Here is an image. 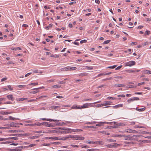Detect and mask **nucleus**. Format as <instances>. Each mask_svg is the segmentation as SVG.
<instances>
[{
	"mask_svg": "<svg viewBox=\"0 0 151 151\" xmlns=\"http://www.w3.org/2000/svg\"><path fill=\"white\" fill-rule=\"evenodd\" d=\"M105 123V122H99V124H96V126H100L101 125V124H104Z\"/></svg>",
	"mask_w": 151,
	"mask_h": 151,
	"instance_id": "4c0bfd02",
	"label": "nucleus"
},
{
	"mask_svg": "<svg viewBox=\"0 0 151 151\" xmlns=\"http://www.w3.org/2000/svg\"><path fill=\"white\" fill-rule=\"evenodd\" d=\"M60 107V106H52V109H56L58 108H59Z\"/></svg>",
	"mask_w": 151,
	"mask_h": 151,
	"instance_id": "79ce46f5",
	"label": "nucleus"
},
{
	"mask_svg": "<svg viewBox=\"0 0 151 151\" xmlns=\"http://www.w3.org/2000/svg\"><path fill=\"white\" fill-rule=\"evenodd\" d=\"M103 75H105L104 73H100L98 75L97 77H99Z\"/></svg>",
	"mask_w": 151,
	"mask_h": 151,
	"instance_id": "13d9d810",
	"label": "nucleus"
},
{
	"mask_svg": "<svg viewBox=\"0 0 151 151\" xmlns=\"http://www.w3.org/2000/svg\"><path fill=\"white\" fill-rule=\"evenodd\" d=\"M1 114H10V112H4V111H2L1 112Z\"/></svg>",
	"mask_w": 151,
	"mask_h": 151,
	"instance_id": "bb28decb",
	"label": "nucleus"
},
{
	"mask_svg": "<svg viewBox=\"0 0 151 151\" xmlns=\"http://www.w3.org/2000/svg\"><path fill=\"white\" fill-rule=\"evenodd\" d=\"M38 85V83H32L29 84V85H33L34 86H36L37 85Z\"/></svg>",
	"mask_w": 151,
	"mask_h": 151,
	"instance_id": "09e8293b",
	"label": "nucleus"
},
{
	"mask_svg": "<svg viewBox=\"0 0 151 151\" xmlns=\"http://www.w3.org/2000/svg\"><path fill=\"white\" fill-rule=\"evenodd\" d=\"M85 139V137H82L80 135H75V139L76 140H83Z\"/></svg>",
	"mask_w": 151,
	"mask_h": 151,
	"instance_id": "20e7f679",
	"label": "nucleus"
},
{
	"mask_svg": "<svg viewBox=\"0 0 151 151\" xmlns=\"http://www.w3.org/2000/svg\"><path fill=\"white\" fill-rule=\"evenodd\" d=\"M116 65H114L112 66H109L107 68H109L111 69H114V68L116 67Z\"/></svg>",
	"mask_w": 151,
	"mask_h": 151,
	"instance_id": "c9c22d12",
	"label": "nucleus"
},
{
	"mask_svg": "<svg viewBox=\"0 0 151 151\" xmlns=\"http://www.w3.org/2000/svg\"><path fill=\"white\" fill-rule=\"evenodd\" d=\"M125 85L124 84H115L114 85V87H120L125 86Z\"/></svg>",
	"mask_w": 151,
	"mask_h": 151,
	"instance_id": "4be33fe9",
	"label": "nucleus"
},
{
	"mask_svg": "<svg viewBox=\"0 0 151 151\" xmlns=\"http://www.w3.org/2000/svg\"><path fill=\"white\" fill-rule=\"evenodd\" d=\"M116 137H125L124 135H121V134H117L116 135Z\"/></svg>",
	"mask_w": 151,
	"mask_h": 151,
	"instance_id": "473e14b6",
	"label": "nucleus"
},
{
	"mask_svg": "<svg viewBox=\"0 0 151 151\" xmlns=\"http://www.w3.org/2000/svg\"><path fill=\"white\" fill-rule=\"evenodd\" d=\"M32 73H27V74H26L25 75V77H27V76H29V75H30L31 74H32Z\"/></svg>",
	"mask_w": 151,
	"mask_h": 151,
	"instance_id": "0e129e2a",
	"label": "nucleus"
},
{
	"mask_svg": "<svg viewBox=\"0 0 151 151\" xmlns=\"http://www.w3.org/2000/svg\"><path fill=\"white\" fill-rule=\"evenodd\" d=\"M50 143L53 144L55 145H58L59 144H60V142H54L52 143Z\"/></svg>",
	"mask_w": 151,
	"mask_h": 151,
	"instance_id": "58836bf2",
	"label": "nucleus"
},
{
	"mask_svg": "<svg viewBox=\"0 0 151 151\" xmlns=\"http://www.w3.org/2000/svg\"><path fill=\"white\" fill-rule=\"evenodd\" d=\"M50 145V143L49 144H46V143H44L42 145L43 146H49Z\"/></svg>",
	"mask_w": 151,
	"mask_h": 151,
	"instance_id": "bf43d9fd",
	"label": "nucleus"
},
{
	"mask_svg": "<svg viewBox=\"0 0 151 151\" xmlns=\"http://www.w3.org/2000/svg\"><path fill=\"white\" fill-rule=\"evenodd\" d=\"M144 83H145V82H142V83H138V86H140L141 85H143V84H144Z\"/></svg>",
	"mask_w": 151,
	"mask_h": 151,
	"instance_id": "338daca9",
	"label": "nucleus"
},
{
	"mask_svg": "<svg viewBox=\"0 0 151 151\" xmlns=\"http://www.w3.org/2000/svg\"><path fill=\"white\" fill-rule=\"evenodd\" d=\"M107 99H112V100H115L116 99H117L116 98L112 97H108L107 98Z\"/></svg>",
	"mask_w": 151,
	"mask_h": 151,
	"instance_id": "f704fd0d",
	"label": "nucleus"
},
{
	"mask_svg": "<svg viewBox=\"0 0 151 151\" xmlns=\"http://www.w3.org/2000/svg\"><path fill=\"white\" fill-rule=\"evenodd\" d=\"M88 74L86 73H83L79 74V76L80 77H83L87 76Z\"/></svg>",
	"mask_w": 151,
	"mask_h": 151,
	"instance_id": "a211bd4d",
	"label": "nucleus"
},
{
	"mask_svg": "<svg viewBox=\"0 0 151 151\" xmlns=\"http://www.w3.org/2000/svg\"><path fill=\"white\" fill-rule=\"evenodd\" d=\"M145 109L146 108L145 107L142 109H138L137 108H136V110L139 111H143L145 110Z\"/></svg>",
	"mask_w": 151,
	"mask_h": 151,
	"instance_id": "6ab92c4d",
	"label": "nucleus"
},
{
	"mask_svg": "<svg viewBox=\"0 0 151 151\" xmlns=\"http://www.w3.org/2000/svg\"><path fill=\"white\" fill-rule=\"evenodd\" d=\"M61 87V86L60 85V86L54 85V86H52V87L53 88H59Z\"/></svg>",
	"mask_w": 151,
	"mask_h": 151,
	"instance_id": "7c9ffc66",
	"label": "nucleus"
},
{
	"mask_svg": "<svg viewBox=\"0 0 151 151\" xmlns=\"http://www.w3.org/2000/svg\"><path fill=\"white\" fill-rule=\"evenodd\" d=\"M87 42V41L86 40H81L80 41V43H86V42Z\"/></svg>",
	"mask_w": 151,
	"mask_h": 151,
	"instance_id": "ea45409f",
	"label": "nucleus"
},
{
	"mask_svg": "<svg viewBox=\"0 0 151 151\" xmlns=\"http://www.w3.org/2000/svg\"><path fill=\"white\" fill-rule=\"evenodd\" d=\"M80 147L82 148H88L89 147V146L87 145H81L80 146Z\"/></svg>",
	"mask_w": 151,
	"mask_h": 151,
	"instance_id": "c85d7f7f",
	"label": "nucleus"
},
{
	"mask_svg": "<svg viewBox=\"0 0 151 151\" xmlns=\"http://www.w3.org/2000/svg\"><path fill=\"white\" fill-rule=\"evenodd\" d=\"M25 147H25V146H19V151H20L23 148H24Z\"/></svg>",
	"mask_w": 151,
	"mask_h": 151,
	"instance_id": "8fccbe9b",
	"label": "nucleus"
},
{
	"mask_svg": "<svg viewBox=\"0 0 151 151\" xmlns=\"http://www.w3.org/2000/svg\"><path fill=\"white\" fill-rule=\"evenodd\" d=\"M70 146L73 147H78V146L76 145H71Z\"/></svg>",
	"mask_w": 151,
	"mask_h": 151,
	"instance_id": "052dcab7",
	"label": "nucleus"
},
{
	"mask_svg": "<svg viewBox=\"0 0 151 151\" xmlns=\"http://www.w3.org/2000/svg\"><path fill=\"white\" fill-rule=\"evenodd\" d=\"M67 139V138L66 137H57V139H56L57 140H65Z\"/></svg>",
	"mask_w": 151,
	"mask_h": 151,
	"instance_id": "f3484780",
	"label": "nucleus"
},
{
	"mask_svg": "<svg viewBox=\"0 0 151 151\" xmlns=\"http://www.w3.org/2000/svg\"><path fill=\"white\" fill-rule=\"evenodd\" d=\"M71 70H76L77 69V68L76 67H71Z\"/></svg>",
	"mask_w": 151,
	"mask_h": 151,
	"instance_id": "680f3d73",
	"label": "nucleus"
},
{
	"mask_svg": "<svg viewBox=\"0 0 151 151\" xmlns=\"http://www.w3.org/2000/svg\"><path fill=\"white\" fill-rule=\"evenodd\" d=\"M86 150L87 151H95L96 150L92 148L89 149L87 150Z\"/></svg>",
	"mask_w": 151,
	"mask_h": 151,
	"instance_id": "603ef678",
	"label": "nucleus"
},
{
	"mask_svg": "<svg viewBox=\"0 0 151 151\" xmlns=\"http://www.w3.org/2000/svg\"><path fill=\"white\" fill-rule=\"evenodd\" d=\"M55 80V79H51L50 80H48L47 81V82L50 83L51 82H54Z\"/></svg>",
	"mask_w": 151,
	"mask_h": 151,
	"instance_id": "5fc2aeb1",
	"label": "nucleus"
},
{
	"mask_svg": "<svg viewBox=\"0 0 151 151\" xmlns=\"http://www.w3.org/2000/svg\"><path fill=\"white\" fill-rule=\"evenodd\" d=\"M8 88H9V90L10 91H12L13 89L12 88V86L10 85H9L7 86Z\"/></svg>",
	"mask_w": 151,
	"mask_h": 151,
	"instance_id": "c03bdc74",
	"label": "nucleus"
},
{
	"mask_svg": "<svg viewBox=\"0 0 151 151\" xmlns=\"http://www.w3.org/2000/svg\"><path fill=\"white\" fill-rule=\"evenodd\" d=\"M139 100L138 97H134L129 99L127 100V102L128 103H130L131 101H133L135 100Z\"/></svg>",
	"mask_w": 151,
	"mask_h": 151,
	"instance_id": "39448f33",
	"label": "nucleus"
},
{
	"mask_svg": "<svg viewBox=\"0 0 151 151\" xmlns=\"http://www.w3.org/2000/svg\"><path fill=\"white\" fill-rule=\"evenodd\" d=\"M71 70V67L67 66L66 67L62 68L60 69L61 71H68L69 70Z\"/></svg>",
	"mask_w": 151,
	"mask_h": 151,
	"instance_id": "6e6552de",
	"label": "nucleus"
},
{
	"mask_svg": "<svg viewBox=\"0 0 151 151\" xmlns=\"http://www.w3.org/2000/svg\"><path fill=\"white\" fill-rule=\"evenodd\" d=\"M47 122H44L42 123V125H44L45 126H47Z\"/></svg>",
	"mask_w": 151,
	"mask_h": 151,
	"instance_id": "4d7b16f0",
	"label": "nucleus"
},
{
	"mask_svg": "<svg viewBox=\"0 0 151 151\" xmlns=\"http://www.w3.org/2000/svg\"><path fill=\"white\" fill-rule=\"evenodd\" d=\"M91 104L90 103H86L83 104V106H80V107L79 108L81 109L88 108L90 106Z\"/></svg>",
	"mask_w": 151,
	"mask_h": 151,
	"instance_id": "0eeeda50",
	"label": "nucleus"
},
{
	"mask_svg": "<svg viewBox=\"0 0 151 151\" xmlns=\"http://www.w3.org/2000/svg\"><path fill=\"white\" fill-rule=\"evenodd\" d=\"M135 131V130H132V129H128V130H125V132H129V133H132L134 132Z\"/></svg>",
	"mask_w": 151,
	"mask_h": 151,
	"instance_id": "5701e85b",
	"label": "nucleus"
},
{
	"mask_svg": "<svg viewBox=\"0 0 151 151\" xmlns=\"http://www.w3.org/2000/svg\"><path fill=\"white\" fill-rule=\"evenodd\" d=\"M18 49H19V47H12L11 48V49L13 50H17Z\"/></svg>",
	"mask_w": 151,
	"mask_h": 151,
	"instance_id": "de8ad7c7",
	"label": "nucleus"
},
{
	"mask_svg": "<svg viewBox=\"0 0 151 151\" xmlns=\"http://www.w3.org/2000/svg\"><path fill=\"white\" fill-rule=\"evenodd\" d=\"M108 141L110 142H116V140L112 139H108Z\"/></svg>",
	"mask_w": 151,
	"mask_h": 151,
	"instance_id": "49530a36",
	"label": "nucleus"
},
{
	"mask_svg": "<svg viewBox=\"0 0 151 151\" xmlns=\"http://www.w3.org/2000/svg\"><path fill=\"white\" fill-rule=\"evenodd\" d=\"M144 73L146 74H151V71L149 70H146L145 71Z\"/></svg>",
	"mask_w": 151,
	"mask_h": 151,
	"instance_id": "2f4dec72",
	"label": "nucleus"
},
{
	"mask_svg": "<svg viewBox=\"0 0 151 151\" xmlns=\"http://www.w3.org/2000/svg\"><path fill=\"white\" fill-rule=\"evenodd\" d=\"M47 97V96H40L38 98H36V99H40L41 98H43L44 97Z\"/></svg>",
	"mask_w": 151,
	"mask_h": 151,
	"instance_id": "e433bc0d",
	"label": "nucleus"
},
{
	"mask_svg": "<svg viewBox=\"0 0 151 151\" xmlns=\"http://www.w3.org/2000/svg\"><path fill=\"white\" fill-rule=\"evenodd\" d=\"M51 57H54L55 58H58L59 57V55H55L53 54L51 55H50Z\"/></svg>",
	"mask_w": 151,
	"mask_h": 151,
	"instance_id": "c756f323",
	"label": "nucleus"
},
{
	"mask_svg": "<svg viewBox=\"0 0 151 151\" xmlns=\"http://www.w3.org/2000/svg\"><path fill=\"white\" fill-rule=\"evenodd\" d=\"M135 64V62L134 61H130L129 62L125 63L124 64L125 66H129V67H131L132 65H134Z\"/></svg>",
	"mask_w": 151,
	"mask_h": 151,
	"instance_id": "f03ea898",
	"label": "nucleus"
},
{
	"mask_svg": "<svg viewBox=\"0 0 151 151\" xmlns=\"http://www.w3.org/2000/svg\"><path fill=\"white\" fill-rule=\"evenodd\" d=\"M80 106H78L76 105H74L71 107V109H79L81 108H79Z\"/></svg>",
	"mask_w": 151,
	"mask_h": 151,
	"instance_id": "2eb2a0df",
	"label": "nucleus"
},
{
	"mask_svg": "<svg viewBox=\"0 0 151 151\" xmlns=\"http://www.w3.org/2000/svg\"><path fill=\"white\" fill-rule=\"evenodd\" d=\"M35 145V144H31L28 147H32Z\"/></svg>",
	"mask_w": 151,
	"mask_h": 151,
	"instance_id": "3c124183",
	"label": "nucleus"
},
{
	"mask_svg": "<svg viewBox=\"0 0 151 151\" xmlns=\"http://www.w3.org/2000/svg\"><path fill=\"white\" fill-rule=\"evenodd\" d=\"M45 139H51L53 140H56V139H57V137H45Z\"/></svg>",
	"mask_w": 151,
	"mask_h": 151,
	"instance_id": "9b49d317",
	"label": "nucleus"
},
{
	"mask_svg": "<svg viewBox=\"0 0 151 151\" xmlns=\"http://www.w3.org/2000/svg\"><path fill=\"white\" fill-rule=\"evenodd\" d=\"M96 144H99L100 145H104V142L102 141H96Z\"/></svg>",
	"mask_w": 151,
	"mask_h": 151,
	"instance_id": "aec40b11",
	"label": "nucleus"
},
{
	"mask_svg": "<svg viewBox=\"0 0 151 151\" xmlns=\"http://www.w3.org/2000/svg\"><path fill=\"white\" fill-rule=\"evenodd\" d=\"M125 95L124 94H122L121 95H117V96L118 97H125Z\"/></svg>",
	"mask_w": 151,
	"mask_h": 151,
	"instance_id": "e2e57ef3",
	"label": "nucleus"
},
{
	"mask_svg": "<svg viewBox=\"0 0 151 151\" xmlns=\"http://www.w3.org/2000/svg\"><path fill=\"white\" fill-rule=\"evenodd\" d=\"M124 143L126 144H129V145H131V144H134V143L133 142H124Z\"/></svg>",
	"mask_w": 151,
	"mask_h": 151,
	"instance_id": "37998d69",
	"label": "nucleus"
},
{
	"mask_svg": "<svg viewBox=\"0 0 151 151\" xmlns=\"http://www.w3.org/2000/svg\"><path fill=\"white\" fill-rule=\"evenodd\" d=\"M34 89H33L32 90H33ZM35 90H36L35 91H32V92H30V93L31 94H35L37 92H39V91H38L37 90V89H35Z\"/></svg>",
	"mask_w": 151,
	"mask_h": 151,
	"instance_id": "393cba45",
	"label": "nucleus"
},
{
	"mask_svg": "<svg viewBox=\"0 0 151 151\" xmlns=\"http://www.w3.org/2000/svg\"><path fill=\"white\" fill-rule=\"evenodd\" d=\"M104 102V103L103 104V106L110 105L111 103V102L109 101H105Z\"/></svg>",
	"mask_w": 151,
	"mask_h": 151,
	"instance_id": "dca6fc26",
	"label": "nucleus"
},
{
	"mask_svg": "<svg viewBox=\"0 0 151 151\" xmlns=\"http://www.w3.org/2000/svg\"><path fill=\"white\" fill-rule=\"evenodd\" d=\"M66 137L67 138V139L69 138H71L75 139V135H69L67 136H66Z\"/></svg>",
	"mask_w": 151,
	"mask_h": 151,
	"instance_id": "b1692460",
	"label": "nucleus"
},
{
	"mask_svg": "<svg viewBox=\"0 0 151 151\" xmlns=\"http://www.w3.org/2000/svg\"><path fill=\"white\" fill-rule=\"evenodd\" d=\"M150 31H149L147 30L145 32V35H149V34H150Z\"/></svg>",
	"mask_w": 151,
	"mask_h": 151,
	"instance_id": "cd10ccee",
	"label": "nucleus"
},
{
	"mask_svg": "<svg viewBox=\"0 0 151 151\" xmlns=\"http://www.w3.org/2000/svg\"><path fill=\"white\" fill-rule=\"evenodd\" d=\"M110 41H111V40H107L106 41H105L103 43V44H108V43H109Z\"/></svg>",
	"mask_w": 151,
	"mask_h": 151,
	"instance_id": "72a5a7b5",
	"label": "nucleus"
},
{
	"mask_svg": "<svg viewBox=\"0 0 151 151\" xmlns=\"http://www.w3.org/2000/svg\"><path fill=\"white\" fill-rule=\"evenodd\" d=\"M6 97L9 100H11L12 101H13L14 100V98H13L12 95H8L6 96Z\"/></svg>",
	"mask_w": 151,
	"mask_h": 151,
	"instance_id": "f8f14e48",
	"label": "nucleus"
},
{
	"mask_svg": "<svg viewBox=\"0 0 151 151\" xmlns=\"http://www.w3.org/2000/svg\"><path fill=\"white\" fill-rule=\"evenodd\" d=\"M122 67V65H120L119 66H118L115 69L116 70H118L121 68Z\"/></svg>",
	"mask_w": 151,
	"mask_h": 151,
	"instance_id": "69168bd1",
	"label": "nucleus"
},
{
	"mask_svg": "<svg viewBox=\"0 0 151 151\" xmlns=\"http://www.w3.org/2000/svg\"><path fill=\"white\" fill-rule=\"evenodd\" d=\"M59 129H61L63 131H60V133L62 134H67L71 133V129L68 128H59Z\"/></svg>",
	"mask_w": 151,
	"mask_h": 151,
	"instance_id": "f257e3e1",
	"label": "nucleus"
},
{
	"mask_svg": "<svg viewBox=\"0 0 151 151\" xmlns=\"http://www.w3.org/2000/svg\"><path fill=\"white\" fill-rule=\"evenodd\" d=\"M42 120L43 121H48L50 122H52V121H53V122H58L59 121V120H54L53 119H46L45 118H42L40 119Z\"/></svg>",
	"mask_w": 151,
	"mask_h": 151,
	"instance_id": "423d86ee",
	"label": "nucleus"
},
{
	"mask_svg": "<svg viewBox=\"0 0 151 151\" xmlns=\"http://www.w3.org/2000/svg\"><path fill=\"white\" fill-rule=\"evenodd\" d=\"M136 137L135 135L131 136H125L124 137H125L124 139L125 140H132L134 139V137Z\"/></svg>",
	"mask_w": 151,
	"mask_h": 151,
	"instance_id": "7ed1b4c3",
	"label": "nucleus"
},
{
	"mask_svg": "<svg viewBox=\"0 0 151 151\" xmlns=\"http://www.w3.org/2000/svg\"><path fill=\"white\" fill-rule=\"evenodd\" d=\"M123 125V124L122 123H119V124H117V126L118 127V128L119 127V126H122Z\"/></svg>",
	"mask_w": 151,
	"mask_h": 151,
	"instance_id": "6e6d98bb",
	"label": "nucleus"
},
{
	"mask_svg": "<svg viewBox=\"0 0 151 151\" xmlns=\"http://www.w3.org/2000/svg\"><path fill=\"white\" fill-rule=\"evenodd\" d=\"M118 145L117 143L113 144V145L108 144L105 146L107 148H112L115 147V145Z\"/></svg>",
	"mask_w": 151,
	"mask_h": 151,
	"instance_id": "9d476101",
	"label": "nucleus"
},
{
	"mask_svg": "<svg viewBox=\"0 0 151 151\" xmlns=\"http://www.w3.org/2000/svg\"><path fill=\"white\" fill-rule=\"evenodd\" d=\"M30 135L29 134H22V133H19V137H25L26 136H28Z\"/></svg>",
	"mask_w": 151,
	"mask_h": 151,
	"instance_id": "4468645a",
	"label": "nucleus"
},
{
	"mask_svg": "<svg viewBox=\"0 0 151 151\" xmlns=\"http://www.w3.org/2000/svg\"><path fill=\"white\" fill-rule=\"evenodd\" d=\"M103 106V104H99L96 105V107L99 108V107H100Z\"/></svg>",
	"mask_w": 151,
	"mask_h": 151,
	"instance_id": "a19ab883",
	"label": "nucleus"
},
{
	"mask_svg": "<svg viewBox=\"0 0 151 151\" xmlns=\"http://www.w3.org/2000/svg\"><path fill=\"white\" fill-rule=\"evenodd\" d=\"M53 24H50L49 26H47L46 27V29L47 30H48L50 28L52 27V26Z\"/></svg>",
	"mask_w": 151,
	"mask_h": 151,
	"instance_id": "a878e982",
	"label": "nucleus"
},
{
	"mask_svg": "<svg viewBox=\"0 0 151 151\" xmlns=\"http://www.w3.org/2000/svg\"><path fill=\"white\" fill-rule=\"evenodd\" d=\"M65 83V82H64L63 81H61L58 82V83L59 84H64Z\"/></svg>",
	"mask_w": 151,
	"mask_h": 151,
	"instance_id": "774afa93",
	"label": "nucleus"
},
{
	"mask_svg": "<svg viewBox=\"0 0 151 151\" xmlns=\"http://www.w3.org/2000/svg\"><path fill=\"white\" fill-rule=\"evenodd\" d=\"M48 127H53V125L51 124L50 123L47 122V125Z\"/></svg>",
	"mask_w": 151,
	"mask_h": 151,
	"instance_id": "a18cd8bd",
	"label": "nucleus"
},
{
	"mask_svg": "<svg viewBox=\"0 0 151 151\" xmlns=\"http://www.w3.org/2000/svg\"><path fill=\"white\" fill-rule=\"evenodd\" d=\"M110 128H117L118 127L116 125L113 126H110Z\"/></svg>",
	"mask_w": 151,
	"mask_h": 151,
	"instance_id": "864d4df0",
	"label": "nucleus"
},
{
	"mask_svg": "<svg viewBox=\"0 0 151 151\" xmlns=\"http://www.w3.org/2000/svg\"><path fill=\"white\" fill-rule=\"evenodd\" d=\"M123 104H118V105H115V106H113L112 107L113 108L116 109V108H119L120 107H122L123 106Z\"/></svg>",
	"mask_w": 151,
	"mask_h": 151,
	"instance_id": "ddd939ff",
	"label": "nucleus"
},
{
	"mask_svg": "<svg viewBox=\"0 0 151 151\" xmlns=\"http://www.w3.org/2000/svg\"><path fill=\"white\" fill-rule=\"evenodd\" d=\"M85 69L88 70H92L93 69V67L92 66H86Z\"/></svg>",
	"mask_w": 151,
	"mask_h": 151,
	"instance_id": "412c9836",
	"label": "nucleus"
},
{
	"mask_svg": "<svg viewBox=\"0 0 151 151\" xmlns=\"http://www.w3.org/2000/svg\"><path fill=\"white\" fill-rule=\"evenodd\" d=\"M60 131L59 130H48V132L47 133H60Z\"/></svg>",
	"mask_w": 151,
	"mask_h": 151,
	"instance_id": "1a4fd4ad",
	"label": "nucleus"
}]
</instances>
